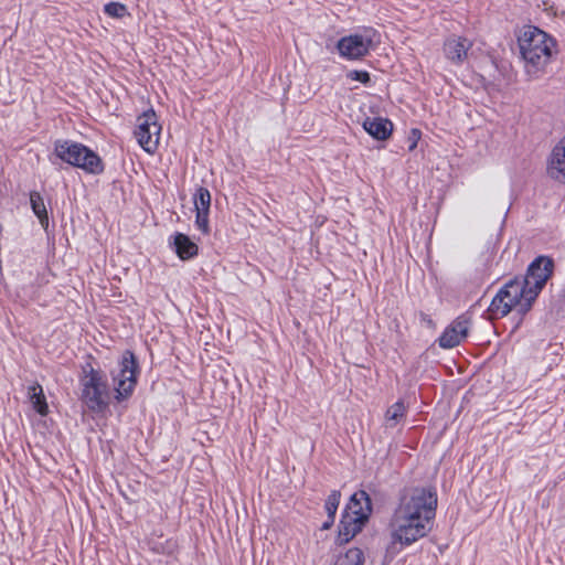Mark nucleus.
I'll return each instance as SVG.
<instances>
[{"label": "nucleus", "instance_id": "18", "mask_svg": "<svg viewBox=\"0 0 565 565\" xmlns=\"http://www.w3.org/2000/svg\"><path fill=\"white\" fill-rule=\"evenodd\" d=\"M363 553L360 548H350L344 554H340L333 565H362Z\"/></svg>", "mask_w": 565, "mask_h": 565}, {"label": "nucleus", "instance_id": "5", "mask_svg": "<svg viewBox=\"0 0 565 565\" xmlns=\"http://www.w3.org/2000/svg\"><path fill=\"white\" fill-rule=\"evenodd\" d=\"M53 156L88 174H99L104 171L100 157L87 146L76 141L56 140L53 145Z\"/></svg>", "mask_w": 565, "mask_h": 565}, {"label": "nucleus", "instance_id": "2", "mask_svg": "<svg viewBox=\"0 0 565 565\" xmlns=\"http://www.w3.org/2000/svg\"><path fill=\"white\" fill-rule=\"evenodd\" d=\"M518 47L524 71L530 77L542 75L557 54V41L545 31L533 25L520 30Z\"/></svg>", "mask_w": 565, "mask_h": 565}, {"label": "nucleus", "instance_id": "26", "mask_svg": "<svg viewBox=\"0 0 565 565\" xmlns=\"http://www.w3.org/2000/svg\"><path fill=\"white\" fill-rule=\"evenodd\" d=\"M413 136L415 137V140H417L419 138L418 136V131L417 130H413ZM416 145V141H414L411 146V149H413Z\"/></svg>", "mask_w": 565, "mask_h": 565}, {"label": "nucleus", "instance_id": "9", "mask_svg": "<svg viewBox=\"0 0 565 565\" xmlns=\"http://www.w3.org/2000/svg\"><path fill=\"white\" fill-rule=\"evenodd\" d=\"M553 263L548 258L539 257L530 265L526 276L521 278V280L526 284V287L534 291V295L537 297L550 278Z\"/></svg>", "mask_w": 565, "mask_h": 565}, {"label": "nucleus", "instance_id": "15", "mask_svg": "<svg viewBox=\"0 0 565 565\" xmlns=\"http://www.w3.org/2000/svg\"><path fill=\"white\" fill-rule=\"evenodd\" d=\"M365 131L376 140H386L388 130L386 128V120L374 117L366 118L363 122Z\"/></svg>", "mask_w": 565, "mask_h": 565}, {"label": "nucleus", "instance_id": "4", "mask_svg": "<svg viewBox=\"0 0 565 565\" xmlns=\"http://www.w3.org/2000/svg\"><path fill=\"white\" fill-rule=\"evenodd\" d=\"M371 513L372 504L369 494L364 490L354 492L342 512L337 543L350 542L362 531Z\"/></svg>", "mask_w": 565, "mask_h": 565}, {"label": "nucleus", "instance_id": "13", "mask_svg": "<svg viewBox=\"0 0 565 565\" xmlns=\"http://www.w3.org/2000/svg\"><path fill=\"white\" fill-rule=\"evenodd\" d=\"M472 42L463 36L451 35L444 43L445 57L456 65H461L468 57Z\"/></svg>", "mask_w": 565, "mask_h": 565}, {"label": "nucleus", "instance_id": "21", "mask_svg": "<svg viewBox=\"0 0 565 565\" xmlns=\"http://www.w3.org/2000/svg\"><path fill=\"white\" fill-rule=\"evenodd\" d=\"M104 11L111 18H122L127 14L126 6L119 2H109L105 4Z\"/></svg>", "mask_w": 565, "mask_h": 565}, {"label": "nucleus", "instance_id": "22", "mask_svg": "<svg viewBox=\"0 0 565 565\" xmlns=\"http://www.w3.org/2000/svg\"><path fill=\"white\" fill-rule=\"evenodd\" d=\"M195 225L198 230H200L202 233L206 234L210 231L209 227V213L210 212H202V211H195Z\"/></svg>", "mask_w": 565, "mask_h": 565}, {"label": "nucleus", "instance_id": "8", "mask_svg": "<svg viewBox=\"0 0 565 565\" xmlns=\"http://www.w3.org/2000/svg\"><path fill=\"white\" fill-rule=\"evenodd\" d=\"M161 125L152 108L137 117L135 137L139 146L148 153H154L159 147Z\"/></svg>", "mask_w": 565, "mask_h": 565}, {"label": "nucleus", "instance_id": "25", "mask_svg": "<svg viewBox=\"0 0 565 565\" xmlns=\"http://www.w3.org/2000/svg\"><path fill=\"white\" fill-rule=\"evenodd\" d=\"M334 520H335V518H332V519H331L330 516H328L327 521H326V522H323V524H322L321 529H322V530H328V529H330V527L332 526V524L334 523Z\"/></svg>", "mask_w": 565, "mask_h": 565}, {"label": "nucleus", "instance_id": "11", "mask_svg": "<svg viewBox=\"0 0 565 565\" xmlns=\"http://www.w3.org/2000/svg\"><path fill=\"white\" fill-rule=\"evenodd\" d=\"M371 40L361 34H351L338 41L337 49L341 57L358 60L364 56L370 49Z\"/></svg>", "mask_w": 565, "mask_h": 565}, {"label": "nucleus", "instance_id": "17", "mask_svg": "<svg viewBox=\"0 0 565 565\" xmlns=\"http://www.w3.org/2000/svg\"><path fill=\"white\" fill-rule=\"evenodd\" d=\"M30 202H31V207H32L34 214L40 220L41 225L43 227H46L49 224L47 212H46L44 201H43L42 196L40 195V193L32 192L30 194Z\"/></svg>", "mask_w": 565, "mask_h": 565}, {"label": "nucleus", "instance_id": "6", "mask_svg": "<svg viewBox=\"0 0 565 565\" xmlns=\"http://www.w3.org/2000/svg\"><path fill=\"white\" fill-rule=\"evenodd\" d=\"M139 375L137 360L131 351H125L110 371L111 382L116 392L115 398L122 401L131 396Z\"/></svg>", "mask_w": 565, "mask_h": 565}, {"label": "nucleus", "instance_id": "3", "mask_svg": "<svg viewBox=\"0 0 565 565\" xmlns=\"http://www.w3.org/2000/svg\"><path fill=\"white\" fill-rule=\"evenodd\" d=\"M536 296L521 278H515L507 282L494 296L488 313L490 319L505 317L512 310L525 315L535 301Z\"/></svg>", "mask_w": 565, "mask_h": 565}, {"label": "nucleus", "instance_id": "1", "mask_svg": "<svg viewBox=\"0 0 565 565\" xmlns=\"http://www.w3.org/2000/svg\"><path fill=\"white\" fill-rule=\"evenodd\" d=\"M437 507V494L427 488L405 489L394 513L391 533V550L408 546L426 536L433 525Z\"/></svg>", "mask_w": 565, "mask_h": 565}, {"label": "nucleus", "instance_id": "7", "mask_svg": "<svg viewBox=\"0 0 565 565\" xmlns=\"http://www.w3.org/2000/svg\"><path fill=\"white\" fill-rule=\"evenodd\" d=\"M81 379L82 401L94 412H102L107 406L108 391L99 371L87 365Z\"/></svg>", "mask_w": 565, "mask_h": 565}, {"label": "nucleus", "instance_id": "14", "mask_svg": "<svg viewBox=\"0 0 565 565\" xmlns=\"http://www.w3.org/2000/svg\"><path fill=\"white\" fill-rule=\"evenodd\" d=\"M174 250L180 259H191L198 255V245L190 239V237L182 233H177L172 237Z\"/></svg>", "mask_w": 565, "mask_h": 565}, {"label": "nucleus", "instance_id": "10", "mask_svg": "<svg viewBox=\"0 0 565 565\" xmlns=\"http://www.w3.org/2000/svg\"><path fill=\"white\" fill-rule=\"evenodd\" d=\"M470 330L469 318L461 316L454 320L438 339L443 349H452L467 339Z\"/></svg>", "mask_w": 565, "mask_h": 565}, {"label": "nucleus", "instance_id": "16", "mask_svg": "<svg viewBox=\"0 0 565 565\" xmlns=\"http://www.w3.org/2000/svg\"><path fill=\"white\" fill-rule=\"evenodd\" d=\"M29 396L33 409L42 416L46 415L49 407L42 387L39 384L31 385L29 387Z\"/></svg>", "mask_w": 565, "mask_h": 565}, {"label": "nucleus", "instance_id": "12", "mask_svg": "<svg viewBox=\"0 0 565 565\" xmlns=\"http://www.w3.org/2000/svg\"><path fill=\"white\" fill-rule=\"evenodd\" d=\"M547 177L565 184V135L554 145L546 159Z\"/></svg>", "mask_w": 565, "mask_h": 565}, {"label": "nucleus", "instance_id": "19", "mask_svg": "<svg viewBox=\"0 0 565 565\" xmlns=\"http://www.w3.org/2000/svg\"><path fill=\"white\" fill-rule=\"evenodd\" d=\"M195 211L210 212L211 193L206 188L200 186L193 195Z\"/></svg>", "mask_w": 565, "mask_h": 565}, {"label": "nucleus", "instance_id": "24", "mask_svg": "<svg viewBox=\"0 0 565 565\" xmlns=\"http://www.w3.org/2000/svg\"><path fill=\"white\" fill-rule=\"evenodd\" d=\"M348 76L352 81H359L362 83H365L369 81V74L366 72H360V71H351Z\"/></svg>", "mask_w": 565, "mask_h": 565}, {"label": "nucleus", "instance_id": "23", "mask_svg": "<svg viewBox=\"0 0 565 565\" xmlns=\"http://www.w3.org/2000/svg\"><path fill=\"white\" fill-rule=\"evenodd\" d=\"M405 405L403 402H397L394 406H393V413H391V420L392 419H397L399 417H403L404 413H405Z\"/></svg>", "mask_w": 565, "mask_h": 565}, {"label": "nucleus", "instance_id": "20", "mask_svg": "<svg viewBox=\"0 0 565 565\" xmlns=\"http://www.w3.org/2000/svg\"><path fill=\"white\" fill-rule=\"evenodd\" d=\"M341 499V492L339 490H332L328 498L326 499L324 509L327 512V515L332 518H335L339 504Z\"/></svg>", "mask_w": 565, "mask_h": 565}]
</instances>
